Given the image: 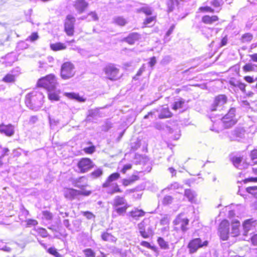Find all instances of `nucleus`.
<instances>
[{
  "label": "nucleus",
  "instance_id": "obj_1",
  "mask_svg": "<svg viewBox=\"0 0 257 257\" xmlns=\"http://www.w3.org/2000/svg\"><path fill=\"white\" fill-rule=\"evenodd\" d=\"M44 98L42 92L33 91L26 96L25 103L30 109L36 111L42 107Z\"/></svg>",
  "mask_w": 257,
  "mask_h": 257
},
{
  "label": "nucleus",
  "instance_id": "obj_2",
  "mask_svg": "<svg viewBox=\"0 0 257 257\" xmlns=\"http://www.w3.org/2000/svg\"><path fill=\"white\" fill-rule=\"evenodd\" d=\"M112 205L113 209L119 215H123L128 207L127 203L124 198L119 196L115 197Z\"/></svg>",
  "mask_w": 257,
  "mask_h": 257
},
{
  "label": "nucleus",
  "instance_id": "obj_3",
  "mask_svg": "<svg viewBox=\"0 0 257 257\" xmlns=\"http://www.w3.org/2000/svg\"><path fill=\"white\" fill-rule=\"evenodd\" d=\"M38 85L43 87L48 91H54L57 85V80L54 75L50 74L42 78L38 81Z\"/></svg>",
  "mask_w": 257,
  "mask_h": 257
},
{
  "label": "nucleus",
  "instance_id": "obj_4",
  "mask_svg": "<svg viewBox=\"0 0 257 257\" xmlns=\"http://www.w3.org/2000/svg\"><path fill=\"white\" fill-rule=\"evenodd\" d=\"M74 66L70 62H65L61 68V76L63 79H68L74 75Z\"/></svg>",
  "mask_w": 257,
  "mask_h": 257
},
{
  "label": "nucleus",
  "instance_id": "obj_5",
  "mask_svg": "<svg viewBox=\"0 0 257 257\" xmlns=\"http://www.w3.org/2000/svg\"><path fill=\"white\" fill-rule=\"evenodd\" d=\"M103 71L106 77L111 80H115L118 78L119 69L113 64L107 65L103 68Z\"/></svg>",
  "mask_w": 257,
  "mask_h": 257
},
{
  "label": "nucleus",
  "instance_id": "obj_6",
  "mask_svg": "<svg viewBox=\"0 0 257 257\" xmlns=\"http://www.w3.org/2000/svg\"><path fill=\"white\" fill-rule=\"evenodd\" d=\"M20 74L21 68L19 67H15L3 77L2 81L6 83H14Z\"/></svg>",
  "mask_w": 257,
  "mask_h": 257
},
{
  "label": "nucleus",
  "instance_id": "obj_7",
  "mask_svg": "<svg viewBox=\"0 0 257 257\" xmlns=\"http://www.w3.org/2000/svg\"><path fill=\"white\" fill-rule=\"evenodd\" d=\"M227 97L224 95H219L215 98L213 103L211 106V110H221L223 105L226 103Z\"/></svg>",
  "mask_w": 257,
  "mask_h": 257
},
{
  "label": "nucleus",
  "instance_id": "obj_8",
  "mask_svg": "<svg viewBox=\"0 0 257 257\" xmlns=\"http://www.w3.org/2000/svg\"><path fill=\"white\" fill-rule=\"evenodd\" d=\"M229 223L227 220L222 221L219 225L218 231L220 236L223 240H227L229 236Z\"/></svg>",
  "mask_w": 257,
  "mask_h": 257
},
{
  "label": "nucleus",
  "instance_id": "obj_9",
  "mask_svg": "<svg viewBox=\"0 0 257 257\" xmlns=\"http://www.w3.org/2000/svg\"><path fill=\"white\" fill-rule=\"evenodd\" d=\"M75 18L71 15L67 16L65 23V31L68 36H72L74 33Z\"/></svg>",
  "mask_w": 257,
  "mask_h": 257
},
{
  "label": "nucleus",
  "instance_id": "obj_10",
  "mask_svg": "<svg viewBox=\"0 0 257 257\" xmlns=\"http://www.w3.org/2000/svg\"><path fill=\"white\" fill-rule=\"evenodd\" d=\"M93 166L91 160L88 158H83L78 163V167L81 173L88 171Z\"/></svg>",
  "mask_w": 257,
  "mask_h": 257
},
{
  "label": "nucleus",
  "instance_id": "obj_11",
  "mask_svg": "<svg viewBox=\"0 0 257 257\" xmlns=\"http://www.w3.org/2000/svg\"><path fill=\"white\" fill-rule=\"evenodd\" d=\"M208 242L205 241L202 243L201 240L200 238H195L191 241L189 244L188 247L190 249L191 252L193 253L195 252L199 247L203 246H206Z\"/></svg>",
  "mask_w": 257,
  "mask_h": 257
},
{
  "label": "nucleus",
  "instance_id": "obj_12",
  "mask_svg": "<svg viewBox=\"0 0 257 257\" xmlns=\"http://www.w3.org/2000/svg\"><path fill=\"white\" fill-rule=\"evenodd\" d=\"M0 133L8 137H11L15 133L14 126L11 124L6 125L2 123L0 124Z\"/></svg>",
  "mask_w": 257,
  "mask_h": 257
},
{
  "label": "nucleus",
  "instance_id": "obj_13",
  "mask_svg": "<svg viewBox=\"0 0 257 257\" xmlns=\"http://www.w3.org/2000/svg\"><path fill=\"white\" fill-rule=\"evenodd\" d=\"M189 220L187 218L183 217L182 214L178 215L174 221L175 225H180L183 231H186L187 230L186 226L188 224Z\"/></svg>",
  "mask_w": 257,
  "mask_h": 257
},
{
  "label": "nucleus",
  "instance_id": "obj_14",
  "mask_svg": "<svg viewBox=\"0 0 257 257\" xmlns=\"http://www.w3.org/2000/svg\"><path fill=\"white\" fill-rule=\"evenodd\" d=\"M73 6L77 12L81 14L87 8L88 4L85 0H76Z\"/></svg>",
  "mask_w": 257,
  "mask_h": 257
},
{
  "label": "nucleus",
  "instance_id": "obj_15",
  "mask_svg": "<svg viewBox=\"0 0 257 257\" xmlns=\"http://www.w3.org/2000/svg\"><path fill=\"white\" fill-rule=\"evenodd\" d=\"M255 224V221L253 220V219L245 220L243 223V235H246L249 231L253 230Z\"/></svg>",
  "mask_w": 257,
  "mask_h": 257
},
{
  "label": "nucleus",
  "instance_id": "obj_16",
  "mask_svg": "<svg viewBox=\"0 0 257 257\" xmlns=\"http://www.w3.org/2000/svg\"><path fill=\"white\" fill-rule=\"evenodd\" d=\"M78 196H79V192L77 190L69 188L64 191V196L69 200L74 199Z\"/></svg>",
  "mask_w": 257,
  "mask_h": 257
},
{
  "label": "nucleus",
  "instance_id": "obj_17",
  "mask_svg": "<svg viewBox=\"0 0 257 257\" xmlns=\"http://www.w3.org/2000/svg\"><path fill=\"white\" fill-rule=\"evenodd\" d=\"M242 158L241 157H234L232 158V162L233 165L239 169H243L247 166V164H241Z\"/></svg>",
  "mask_w": 257,
  "mask_h": 257
},
{
  "label": "nucleus",
  "instance_id": "obj_18",
  "mask_svg": "<svg viewBox=\"0 0 257 257\" xmlns=\"http://www.w3.org/2000/svg\"><path fill=\"white\" fill-rule=\"evenodd\" d=\"M120 177V174L118 173H114L111 174L107 178L105 182H104L102 187L103 188L108 187L110 185V183L114 181L117 180Z\"/></svg>",
  "mask_w": 257,
  "mask_h": 257
},
{
  "label": "nucleus",
  "instance_id": "obj_19",
  "mask_svg": "<svg viewBox=\"0 0 257 257\" xmlns=\"http://www.w3.org/2000/svg\"><path fill=\"white\" fill-rule=\"evenodd\" d=\"M240 222L239 221L235 220L232 222L231 231L230 234L232 236H238L239 234Z\"/></svg>",
  "mask_w": 257,
  "mask_h": 257
},
{
  "label": "nucleus",
  "instance_id": "obj_20",
  "mask_svg": "<svg viewBox=\"0 0 257 257\" xmlns=\"http://www.w3.org/2000/svg\"><path fill=\"white\" fill-rule=\"evenodd\" d=\"M233 137H230V141H239V139L244 137V131L243 129L237 128L234 131Z\"/></svg>",
  "mask_w": 257,
  "mask_h": 257
},
{
  "label": "nucleus",
  "instance_id": "obj_21",
  "mask_svg": "<svg viewBox=\"0 0 257 257\" xmlns=\"http://www.w3.org/2000/svg\"><path fill=\"white\" fill-rule=\"evenodd\" d=\"M223 126L225 128H229L236 123V120L232 118H228L227 116H223L222 118Z\"/></svg>",
  "mask_w": 257,
  "mask_h": 257
},
{
  "label": "nucleus",
  "instance_id": "obj_22",
  "mask_svg": "<svg viewBox=\"0 0 257 257\" xmlns=\"http://www.w3.org/2000/svg\"><path fill=\"white\" fill-rule=\"evenodd\" d=\"M130 215L135 219H138L139 217L145 215V212L142 209L135 208L129 212Z\"/></svg>",
  "mask_w": 257,
  "mask_h": 257
},
{
  "label": "nucleus",
  "instance_id": "obj_23",
  "mask_svg": "<svg viewBox=\"0 0 257 257\" xmlns=\"http://www.w3.org/2000/svg\"><path fill=\"white\" fill-rule=\"evenodd\" d=\"M140 38V35L137 33H132L125 38V41L130 44H133Z\"/></svg>",
  "mask_w": 257,
  "mask_h": 257
},
{
  "label": "nucleus",
  "instance_id": "obj_24",
  "mask_svg": "<svg viewBox=\"0 0 257 257\" xmlns=\"http://www.w3.org/2000/svg\"><path fill=\"white\" fill-rule=\"evenodd\" d=\"M172 116V113L170 111L168 107H165L161 108L160 113L159 115V118L160 119L170 117Z\"/></svg>",
  "mask_w": 257,
  "mask_h": 257
},
{
  "label": "nucleus",
  "instance_id": "obj_25",
  "mask_svg": "<svg viewBox=\"0 0 257 257\" xmlns=\"http://www.w3.org/2000/svg\"><path fill=\"white\" fill-rule=\"evenodd\" d=\"M218 20V18L216 16H209L208 15L203 16L202 18V21L206 24H211L213 23Z\"/></svg>",
  "mask_w": 257,
  "mask_h": 257
},
{
  "label": "nucleus",
  "instance_id": "obj_26",
  "mask_svg": "<svg viewBox=\"0 0 257 257\" xmlns=\"http://www.w3.org/2000/svg\"><path fill=\"white\" fill-rule=\"evenodd\" d=\"M185 195L191 202L195 201L196 193L190 189H186L185 191Z\"/></svg>",
  "mask_w": 257,
  "mask_h": 257
},
{
  "label": "nucleus",
  "instance_id": "obj_27",
  "mask_svg": "<svg viewBox=\"0 0 257 257\" xmlns=\"http://www.w3.org/2000/svg\"><path fill=\"white\" fill-rule=\"evenodd\" d=\"M101 238L105 241L114 242L116 241L117 238L110 233L108 232H104L101 234Z\"/></svg>",
  "mask_w": 257,
  "mask_h": 257
},
{
  "label": "nucleus",
  "instance_id": "obj_28",
  "mask_svg": "<svg viewBox=\"0 0 257 257\" xmlns=\"http://www.w3.org/2000/svg\"><path fill=\"white\" fill-rule=\"evenodd\" d=\"M65 96L69 98L75 99L79 102H84L85 101V99L75 93H66Z\"/></svg>",
  "mask_w": 257,
  "mask_h": 257
},
{
  "label": "nucleus",
  "instance_id": "obj_29",
  "mask_svg": "<svg viewBox=\"0 0 257 257\" xmlns=\"http://www.w3.org/2000/svg\"><path fill=\"white\" fill-rule=\"evenodd\" d=\"M148 222L149 221L148 220L144 219L143 221L138 224L139 232L142 236H143L144 232H145L146 230V228L147 227Z\"/></svg>",
  "mask_w": 257,
  "mask_h": 257
},
{
  "label": "nucleus",
  "instance_id": "obj_30",
  "mask_svg": "<svg viewBox=\"0 0 257 257\" xmlns=\"http://www.w3.org/2000/svg\"><path fill=\"white\" fill-rule=\"evenodd\" d=\"M103 172L101 168H98L90 174V177L92 179L97 178L102 175Z\"/></svg>",
  "mask_w": 257,
  "mask_h": 257
},
{
  "label": "nucleus",
  "instance_id": "obj_31",
  "mask_svg": "<svg viewBox=\"0 0 257 257\" xmlns=\"http://www.w3.org/2000/svg\"><path fill=\"white\" fill-rule=\"evenodd\" d=\"M153 230L151 226L149 223L147 224V227L146 228L145 232H144L143 237L145 238H149L150 236L153 235Z\"/></svg>",
  "mask_w": 257,
  "mask_h": 257
},
{
  "label": "nucleus",
  "instance_id": "obj_32",
  "mask_svg": "<svg viewBox=\"0 0 257 257\" xmlns=\"http://www.w3.org/2000/svg\"><path fill=\"white\" fill-rule=\"evenodd\" d=\"M99 114V112L97 109H90L88 111V114L87 116L88 121H91V117H96Z\"/></svg>",
  "mask_w": 257,
  "mask_h": 257
},
{
  "label": "nucleus",
  "instance_id": "obj_33",
  "mask_svg": "<svg viewBox=\"0 0 257 257\" xmlns=\"http://www.w3.org/2000/svg\"><path fill=\"white\" fill-rule=\"evenodd\" d=\"M185 101L182 99H178L174 102L172 108L174 110H177L179 108H182Z\"/></svg>",
  "mask_w": 257,
  "mask_h": 257
},
{
  "label": "nucleus",
  "instance_id": "obj_34",
  "mask_svg": "<svg viewBox=\"0 0 257 257\" xmlns=\"http://www.w3.org/2000/svg\"><path fill=\"white\" fill-rule=\"evenodd\" d=\"M50 47L54 51L63 50L66 48V46L63 44L61 43L51 44Z\"/></svg>",
  "mask_w": 257,
  "mask_h": 257
},
{
  "label": "nucleus",
  "instance_id": "obj_35",
  "mask_svg": "<svg viewBox=\"0 0 257 257\" xmlns=\"http://www.w3.org/2000/svg\"><path fill=\"white\" fill-rule=\"evenodd\" d=\"M253 38V35L249 33L243 34L241 38V41L242 43L250 42Z\"/></svg>",
  "mask_w": 257,
  "mask_h": 257
},
{
  "label": "nucleus",
  "instance_id": "obj_36",
  "mask_svg": "<svg viewBox=\"0 0 257 257\" xmlns=\"http://www.w3.org/2000/svg\"><path fill=\"white\" fill-rule=\"evenodd\" d=\"M113 21L115 24L121 26H124L126 23L125 19L121 17H115L113 19Z\"/></svg>",
  "mask_w": 257,
  "mask_h": 257
},
{
  "label": "nucleus",
  "instance_id": "obj_37",
  "mask_svg": "<svg viewBox=\"0 0 257 257\" xmlns=\"http://www.w3.org/2000/svg\"><path fill=\"white\" fill-rule=\"evenodd\" d=\"M33 231L37 232L43 237H46L48 235L47 230L43 228H38L37 229L35 228Z\"/></svg>",
  "mask_w": 257,
  "mask_h": 257
},
{
  "label": "nucleus",
  "instance_id": "obj_38",
  "mask_svg": "<svg viewBox=\"0 0 257 257\" xmlns=\"http://www.w3.org/2000/svg\"><path fill=\"white\" fill-rule=\"evenodd\" d=\"M87 18L88 21H95L98 20V17L95 12L89 13L87 16Z\"/></svg>",
  "mask_w": 257,
  "mask_h": 257
},
{
  "label": "nucleus",
  "instance_id": "obj_39",
  "mask_svg": "<svg viewBox=\"0 0 257 257\" xmlns=\"http://www.w3.org/2000/svg\"><path fill=\"white\" fill-rule=\"evenodd\" d=\"M48 252L53 255L54 257H62V255L60 254L57 250V249L54 247H51L47 250Z\"/></svg>",
  "mask_w": 257,
  "mask_h": 257
},
{
  "label": "nucleus",
  "instance_id": "obj_40",
  "mask_svg": "<svg viewBox=\"0 0 257 257\" xmlns=\"http://www.w3.org/2000/svg\"><path fill=\"white\" fill-rule=\"evenodd\" d=\"M48 97L50 100L52 101H58L59 99L58 94L56 92L53 91H49Z\"/></svg>",
  "mask_w": 257,
  "mask_h": 257
},
{
  "label": "nucleus",
  "instance_id": "obj_41",
  "mask_svg": "<svg viewBox=\"0 0 257 257\" xmlns=\"http://www.w3.org/2000/svg\"><path fill=\"white\" fill-rule=\"evenodd\" d=\"M138 12H142L147 15H151L152 14L153 10L149 7H144L138 10Z\"/></svg>",
  "mask_w": 257,
  "mask_h": 257
},
{
  "label": "nucleus",
  "instance_id": "obj_42",
  "mask_svg": "<svg viewBox=\"0 0 257 257\" xmlns=\"http://www.w3.org/2000/svg\"><path fill=\"white\" fill-rule=\"evenodd\" d=\"M250 157L253 164H257V149H254L251 152Z\"/></svg>",
  "mask_w": 257,
  "mask_h": 257
},
{
  "label": "nucleus",
  "instance_id": "obj_43",
  "mask_svg": "<svg viewBox=\"0 0 257 257\" xmlns=\"http://www.w3.org/2000/svg\"><path fill=\"white\" fill-rule=\"evenodd\" d=\"M158 242L161 248L166 249L168 247V245L167 242H166L163 238L159 237L158 239Z\"/></svg>",
  "mask_w": 257,
  "mask_h": 257
},
{
  "label": "nucleus",
  "instance_id": "obj_44",
  "mask_svg": "<svg viewBox=\"0 0 257 257\" xmlns=\"http://www.w3.org/2000/svg\"><path fill=\"white\" fill-rule=\"evenodd\" d=\"M173 197L171 196H165L163 199V203L164 205H168L171 204L173 201Z\"/></svg>",
  "mask_w": 257,
  "mask_h": 257
},
{
  "label": "nucleus",
  "instance_id": "obj_45",
  "mask_svg": "<svg viewBox=\"0 0 257 257\" xmlns=\"http://www.w3.org/2000/svg\"><path fill=\"white\" fill-rule=\"evenodd\" d=\"M84 252L86 257H95V252L90 248H87L84 250Z\"/></svg>",
  "mask_w": 257,
  "mask_h": 257
},
{
  "label": "nucleus",
  "instance_id": "obj_46",
  "mask_svg": "<svg viewBox=\"0 0 257 257\" xmlns=\"http://www.w3.org/2000/svg\"><path fill=\"white\" fill-rule=\"evenodd\" d=\"M254 69V65L251 64V63H248L245 64L243 67V70L244 71L248 72V71H252Z\"/></svg>",
  "mask_w": 257,
  "mask_h": 257
},
{
  "label": "nucleus",
  "instance_id": "obj_47",
  "mask_svg": "<svg viewBox=\"0 0 257 257\" xmlns=\"http://www.w3.org/2000/svg\"><path fill=\"white\" fill-rule=\"evenodd\" d=\"M235 109L234 108H231L228 113L225 115L224 116H227V117L228 118H234L235 116Z\"/></svg>",
  "mask_w": 257,
  "mask_h": 257
},
{
  "label": "nucleus",
  "instance_id": "obj_48",
  "mask_svg": "<svg viewBox=\"0 0 257 257\" xmlns=\"http://www.w3.org/2000/svg\"><path fill=\"white\" fill-rule=\"evenodd\" d=\"M246 191L251 194L255 195L257 193V186L248 187L246 188Z\"/></svg>",
  "mask_w": 257,
  "mask_h": 257
},
{
  "label": "nucleus",
  "instance_id": "obj_49",
  "mask_svg": "<svg viewBox=\"0 0 257 257\" xmlns=\"http://www.w3.org/2000/svg\"><path fill=\"white\" fill-rule=\"evenodd\" d=\"M121 192V190L119 188L117 184H115L114 188L112 190H108L107 191V193L110 194Z\"/></svg>",
  "mask_w": 257,
  "mask_h": 257
},
{
  "label": "nucleus",
  "instance_id": "obj_50",
  "mask_svg": "<svg viewBox=\"0 0 257 257\" xmlns=\"http://www.w3.org/2000/svg\"><path fill=\"white\" fill-rule=\"evenodd\" d=\"M26 222L28 226H35L38 224V221L35 219H29Z\"/></svg>",
  "mask_w": 257,
  "mask_h": 257
},
{
  "label": "nucleus",
  "instance_id": "obj_51",
  "mask_svg": "<svg viewBox=\"0 0 257 257\" xmlns=\"http://www.w3.org/2000/svg\"><path fill=\"white\" fill-rule=\"evenodd\" d=\"M180 185L177 182H174L168 186L169 190H176L179 188Z\"/></svg>",
  "mask_w": 257,
  "mask_h": 257
},
{
  "label": "nucleus",
  "instance_id": "obj_52",
  "mask_svg": "<svg viewBox=\"0 0 257 257\" xmlns=\"http://www.w3.org/2000/svg\"><path fill=\"white\" fill-rule=\"evenodd\" d=\"M44 217L47 220H51L52 218V214L48 211H45L43 212Z\"/></svg>",
  "mask_w": 257,
  "mask_h": 257
},
{
  "label": "nucleus",
  "instance_id": "obj_53",
  "mask_svg": "<svg viewBox=\"0 0 257 257\" xmlns=\"http://www.w3.org/2000/svg\"><path fill=\"white\" fill-rule=\"evenodd\" d=\"M132 168V165L131 164H128L124 165L122 169L121 170V172L123 174H125L126 171L128 170H130Z\"/></svg>",
  "mask_w": 257,
  "mask_h": 257
},
{
  "label": "nucleus",
  "instance_id": "obj_54",
  "mask_svg": "<svg viewBox=\"0 0 257 257\" xmlns=\"http://www.w3.org/2000/svg\"><path fill=\"white\" fill-rule=\"evenodd\" d=\"M155 17H151L148 18L145 21L144 24L146 25H151L152 23V22L155 21Z\"/></svg>",
  "mask_w": 257,
  "mask_h": 257
},
{
  "label": "nucleus",
  "instance_id": "obj_55",
  "mask_svg": "<svg viewBox=\"0 0 257 257\" xmlns=\"http://www.w3.org/2000/svg\"><path fill=\"white\" fill-rule=\"evenodd\" d=\"M221 2V0H212L211 2V4L214 7L218 8L220 7Z\"/></svg>",
  "mask_w": 257,
  "mask_h": 257
},
{
  "label": "nucleus",
  "instance_id": "obj_56",
  "mask_svg": "<svg viewBox=\"0 0 257 257\" xmlns=\"http://www.w3.org/2000/svg\"><path fill=\"white\" fill-rule=\"evenodd\" d=\"M38 37L39 36L37 33H33L29 37V39L31 41L33 42L37 40Z\"/></svg>",
  "mask_w": 257,
  "mask_h": 257
},
{
  "label": "nucleus",
  "instance_id": "obj_57",
  "mask_svg": "<svg viewBox=\"0 0 257 257\" xmlns=\"http://www.w3.org/2000/svg\"><path fill=\"white\" fill-rule=\"evenodd\" d=\"M79 195L89 196L91 194L90 191H87L84 190H78Z\"/></svg>",
  "mask_w": 257,
  "mask_h": 257
},
{
  "label": "nucleus",
  "instance_id": "obj_58",
  "mask_svg": "<svg viewBox=\"0 0 257 257\" xmlns=\"http://www.w3.org/2000/svg\"><path fill=\"white\" fill-rule=\"evenodd\" d=\"M122 183L123 186H127L129 185L133 184L132 181L131 180L130 178L128 179H124L122 180Z\"/></svg>",
  "mask_w": 257,
  "mask_h": 257
},
{
  "label": "nucleus",
  "instance_id": "obj_59",
  "mask_svg": "<svg viewBox=\"0 0 257 257\" xmlns=\"http://www.w3.org/2000/svg\"><path fill=\"white\" fill-rule=\"evenodd\" d=\"M83 215L88 219H90L94 217L93 214L91 212L89 211L84 212Z\"/></svg>",
  "mask_w": 257,
  "mask_h": 257
},
{
  "label": "nucleus",
  "instance_id": "obj_60",
  "mask_svg": "<svg viewBox=\"0 0 257 257\" xmlns=\"http://www.w3.org/2000/svg\"><path fill=\"white\" fill-rule=\"evenodd\" d=\"M251 241L253 245H257V233L251 237Z\"/></svg>",
  "mask_w": 257,
  "mask_h": 257
},
{
  "label": "nucleus",
  "instance_id": "obj_61",
  "mask_svg": "<svg viewBox=\"0 0 257 257\" xmlns=\"http://www.w3.org/2000/svg\"><path fill=\"white\" fill-rule=\"evenodd\" d=\"M244 183H246L248 182H257V178L256 177H250L247 179H245L243 180Z\"/></svg>",
  "mask_w": 257,
  "mask_h": 257
},
{
  "label": "nucleus",
  "instance_id": "obj_62",
  "mask_svg": "<svg viewBox=\"0 0 257 257\" xmlns=\"http://www.w3.org/2000/svg\"><path fill=\"white\" fill-rule=\"evenodd\" d=\"M94 147H89L84 149V151L87 153L91 154L94 151Z\"/></svg>",
  "mask_w": 257,
  "mask_h": 257
},
{
  "label": "nucleus",
  "instance_id": "obj_63",
  "mask_svg": "<svg viewBox=\"0 0 257 257\" xmlns=\"http://www.w3.org/2000/svg\"><path fill=\"white\" fill-rule=\"evenodd\" d=\"M175 26L174 25H172L168 31L167 32L166 35L167 36H169L173 32L174 29H175Z\"/></svg>",
  "mask_w": 257,
  "mask_h": 257
},
{
  "label": "nucleus",
  "instance_id": "obj_64",
  "mask_svg": "<svg viewBox=\"0 0 257 257\" xmlns=\"http://www.w3.org/2000/svg\"><path fill=\"white\" fill-rule=\"evenodd\" d=\"M149 65L151 67H153L156 63V59L155 57H153L151 58L149 62Z\"/></svg>",
  "mask_w": 257,
  "mask_h": 257
}]
</instances>
